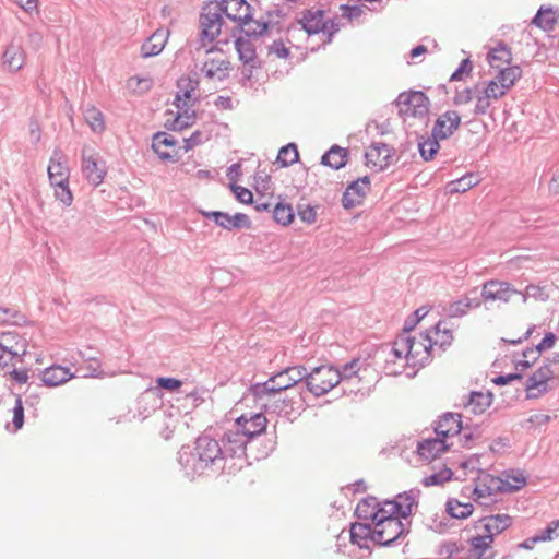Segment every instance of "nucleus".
<instances>
[{
  "mask_svg": "<svg viewBox=\"0 0 559 559\" xmlns=\"http://www.w3.org/2000/svg\"><path fill=\"white\" fill-rule=\"evenodd\" d=\"M413 491H402L397 493L392 502H386L384 506H391L389 512L374 522L373 543L390 547L393 546L399 538L408 534L409 528L402 522L401 519H407L416 506Z\"/></svg>",
  "mask_w": 559,
  "mask_h": 559,
  "instance_id": "nucleus-1",
  "label": "nucleus"
},
{
  "mask_svg": "<svg viewBox=\"0 0 559 559\" xmlns=\"http://www.w3.org/2000/svg\"><path fill=\"white\" fill-rule=\"evenodd\" d=\"M263 385L260 383L251 384L239 403L252 400L254 407L260 409L264 415L274 413L277 415H290L295 409L301 408L306 402L302 391H298L295 395H285L284 393H271L272 390L263 392Z\"/></svg>",
  "mask_w": 559,
  "mask_h": 559,
  "instance_id": "nucleus-2",
  "label": "nucleus"
},
{
  "mask_svg": "<svg viewBox=\"0 0 559 559\" xmlns=\"http://www.w3.org/2000/svg\"><path fill=\"white\" fill-rule=\"evenodd\" d=\"M397 344H402V347L406 349V362L413 368L425 367L431 360L435 343L428 330L421 332L418 340L415 336L400 333L397 335Z\"/></svg>",
  "mask_w": 559,
  "mask_h": 559,
  "instance_id": "nucleus-3",
  "label": "nucleus"
},
{
  "mask_svg": "<svg viewBox=\"0 0 559 559\" xmlns=\"http://www.w3.org/2000/svg\"><path fill=\"white\" fill-rule=\"evenodd\" d=\"M399 108V116L405 120V117L426 118L429 114L431 103L424 91H404L399 94L394 100Z\"/></svg>",
  "mask_w": 559,
  "mask_h": 559,
  "instance_id": "nucleus-4",
  "label": "nucleus"
},
{
  "mask_svg": "<svg viewBox=\"0 0 559 559\" xmlns=\"http://www.w3.org/2000/svg\"><path fill=\"white\" fill-rule=\"evenodd\" d=\"M342 383L337 368L333 365H320L309 370L307 378V392L314 396H322L337 384Z\"/></svg>",
  "mask_w": 559,
  "mask_h": 559,
  "instance_id": "nucleus-5",
  "label": "nucleus"
},
{
  "mask_svg": "<svg viewBox=\"0 0 559 559\" xmlns=\"http://www.w3.org/2000/svg\"><path fill=\"white\" fill-rule=\"evenodd\" d=\"M233 14H227V19L235 22L236 25L231 29V36H236L240 32H245V27L251 25L253 14L258 9H262L261 0H229Z\"/></svg>",
  "mask_w": 559,
  "mask_h": 559,
  "instance_id": "nucleus-6",
  "label": "nucleus"
},
{
  "mask_svg": "<svg viewBox=\"0 0 559 559\" xmlns=\"http://www.w3.org/2000/svg\"><path fill=\"white\" fill-rule=\"evenodd\" d=\"M178 463L185 475L191 479L199 477L211 468L202 452L194 450V444H185L178 451Z\"/></svg>",
  "mask_w": 559,
  "mask_h": 559,
  "instance_id": "nucleus-7",
  "label": "nucleus"
},
{
  "mask_svg": "<svg viewBox=\"0 0 559 559\" xmlns=\"http://www.w3.org/2000/svg\"><path fill=\"white\" fill-rule=\"evenodd\" d=\"M81 157L82 171L87 181L94 187H98L107 175L106 162L88 145L83 146Z\"/></svg>",
  "mask_w": 559,
  "mask_h": 559,
  "instance_id": "nucleus-8",
  "label": "nucleus"
},
{
  "mask_svg": "<svg viewBox=\"0 0 559 559\" xmlns=\"http://www.w3.org/2000/svg\"><path fill=\"white\" fill-rule=\"evenodd\" d=\"M267 423L266 416L260 409H257L238 416L235 419V429L251 442L265 432Z\"/></svg>",
  "mask_w": 559,
  "mask_h": 559,
  "instance_id": "nucleus-9",
  "label": "nucleus"
},
{
  "mask_svg": "<svg viewBox=\"0 0 559 559\" xmlns=\"http://www.w3.org/2000/svg\"><path fill=\"white\" fill-rule=\"evenodd\" d=\"M156 386L146 389L139 396L138 403L142 404H151L152 409H156L162 404V391L165 390L167 392H179L183 382L177 378L173 377H157L156 378Z\"/></svg>",
  "mask_w": 559,
  "mask_h": 559,
  "instance_id": "nucleus-10",
  "label": "nucleus"
},
{
  "mask_svg": "<svg viewBox=\"0 0 559 559\" xmlns=\"http://www.w3.org/2000/svg\"><path fill=\"white\" fill-rule=\"evenodd\" d=\"M153 152L163 162L178 163L181 158V147L178 146V141L169 133L157 131L152 136Z\"/></svg>",
  "mask_w": 559,
  "mask_h": 559,
  "instance_id": "nucleus-11",
  "label": "nucleus"
},
{
  "mask_svg": "<svg viewBox=\"0 0 559 559\" xmlns=\"http://www.w3.org/2000/svg\"><path fill=\"white\" fill-rule=\"evenodd\" d=\"M212 2H204L199 16L200 24V40L214 41L221 34L222 27L225 24L224 19L218 13L212 11Z\"/></svg>",
  "mask_w": 559,
  "mask_h": 559,
  "instance_id": "nucleus-12",
  "label": "nucleus"
},
{
  "mask_svg": "<svg viewBox=\"0 0 559 559\" xmlns=\"http://www.w3.org/2000/svg\"><path fill=\"white\" fill-rule=\"evenodd\" d=\"M386 502H392V500L366 497L358 502L355 514L360 521L374 525V522H379L389 512L391 506H384Z\"/></svg>",
  "mask_w": 559,
  "mask_h": 559,
  "instance_id": "nucleus-13",
  "label": "nucleus"
},
{
  "mask_svg": "<svg viewBox=\"0 0 559 559\" xmlns=\"http://www.w3.org/2000/svg\"><path fill=\"white\" fill-rule=\"evenodd\" d=\"M372 152L365 153L366 166L374 167L377 171L385 170L394 163L393 157L396 154V148L383 142H372L370 147Z\"/></svg>",
  "mask_w": 559,
  "mask_h": 559,
  "instance_id": "nucleus-14",
  "label": "nucleus"
},
{
  "mask_svg": "<svg viewBox=\"0 0 559 559\" xmlns=\"http://www.w3.org/2000/svg\"><path fill=\"white\" fill-rule=\"evenodd\" d=\"M200 213L203 217L212 219L217 226L226 230L250 229L252 227L250 217L245 213L234 215L223 211H200Z\"/></svg>",
  "mask_w": 559,
  "mask_h": 559,
  "instance_id": "nucleus-15",
  "label": "nucleus"
},
{
  "mask_svg": "<svg viewBox=\"0 0 559 559\" xmlns=\"http://www.w3.org/2000/svg\"><path fill=\"white\" fill-rule=\"evenodd\" d=\"M555 376L549 364H543L525 382L526 399L533 400L548 392V381Z\"/></svg>",
  "mask_w": 559,
  "mask_h": 559,
  "instance_id": "nucleus-16",
  "label": "nucleus"
},
{
  "mask_svg": "<svg viewBox=\"0 0 559 559\" xmlns=\"http://www.w3.org/2000/svg\"><path fill=\"white\" fill-rule=\"evenodd\" d=\"M516 294L521 293L510 283L499 280H489L483 284L479 297L480 300L484 301L499 300L502 302H509L511 297Z\"/></svg>",
  "mask_w": 559,
  "mask_h": 559,
  "instance_id": "nucleus-17",
  "label": "nucleus"
},
{
  "mask_svg": "<svg viewBox=\"0 0 559 559\" xmlns=\"http://www.w3.org/2000/svg\"><path fill=\"white\" fill-rule=\"evenodd\" d=\"M462 124V117L457 110L449 109L435 120L431 134L443 140L450 139Z\"/></svg>",
  "mask_w": 559,
  "mask_h": 559,
  "instance_id": "nucleus-18",
  "label": "nucleus"
},
{
  "mask_svg": "<svg viewBox=\"0 0 559 559\" xmlns=\"http://www.w3.org/2000/svg\"><path fill=\"white\" fill-rule=\"evenodd\" d=\"M464 429L463 416L460 413L445 412L433 421V431L437 436L448 439L462 433Z\"/></svg>",
  "mask_w": 559,
  "mask_h": 559,
  "instance_id": "nucleus-19",
  "label": "nucleus"
},
{
  "mask_svg": "<svg viewBox=\"0 0 559 559\" xmlns=\"http://www.w3.org/2000/svg\"><path fill=\"white\" fill-rule=\"evenodd\" d=\"M194 450L202 452L211 468L218 467V464L225 460L219 439H215L207 433H203L195 439Z\"/></svg>",
  "mask_w": 559,
  "mask_h": 559,
  "instance_id": "nucleus-20",
  "label": "nucleus"
},
{
  "mask_svg": "<svg viewBox=\"0 0 559 559\" xmlns=\"http://www.w3.org/2000/svg\"><path fill=\"white\" fill-rule=\"evenodd\" d=\"M219 441L225 460L228 457L241 459L247 456V447L250 442L236 429L226 431Z\"/></svg>",
  "mask_w": 559,
  "mask_h": 559,
  "instance_id": "nucleus-21",
  "label": "nucleus"
},
{
  "mask_svg": "<svg viewBox=\"0 0 559 559\" xmlns=\"http://www.w3.org/2000/svg\"><path fill=\"white\" fill-rule=\"evenodd\" d=\"M451 445L445 439L436 435L435 438L418 441L416 452L421 459L430 462L441 454L449 452Z\"/></svg>",
  "mask_w": 559,
  "mask_h": 559,
  "instance_id": "nucleus-22",
  "label": "nucleus"
},
{
  "mask_svg": "<svg viewBox=\"0 0 559 559\" xmlns=\"http://www.w3.org/2000/svg\"><path fill=\"white\" fill-rule=\"evenodd\" d=\"M251 24H254L255 27L252 28L250 25L246 26L245 32H240L239 34H243L249 38L260 39L269 36L273 29H276L277 33L283 31L285 32V28L283 27L280 20L275 21L272 17H269V15H265V13L259 19L253 17Z\"/></svg>",
  "mask_w": 559,
  "mask_h": 559,
  "instance_id": "nucleus-23",
  "label": "nucleus"
},
{
  "mask_svg": "<svg viewBox=\"0 0 559 559\" xmlns=\"http://www.w3.org/2000/svg\"><path fill=\"white\" fill-rule=\"evenodd\" d=\"M0 349L13 356H19V361L23 362L27 354V341L15 332H2L0 334Z\"/></svg>",
  "mask_w": 559,
  "mask_h": 559,
  "instance_id": "nucleus-24",
  "label": "nucleus"
},
{
  "mask_svg": "<svg viewBox=\"0 0 559 559\" xmlns=\"http://www.w3.org/2000/svg\"><path fill=\"white\" fill-rule=\"evenodd\" d=\"M235 37L234 46L239 60L251 68H261V62L257 58L255 46L252 43L253 38L246 37L243 34Z\"/></svg>",
  "mask_w": 559,
  "mask_h": 559,
  "instance_id": "nucleus-25",
  "label": "nucleus"
},
{
  "mask_svg": "<svg viewBox=\"0 0 559 559\" xmlns=\"http://www.w3.org/2000/svg\"><path fill=\"white\" fill-rule=\"evenodd\" d=\"M74 378L70 368L60 365H52L41 371V381L48 388L61 385Z\"/></svg>",
  "mask_w": 559,
  "mask_h": 559,
  "instance_id": "nucleus-26",
  "label": "nucleus"
},
{
  "mask_svg": "<svg viewBox=\"0 0 559 559\" xmlns=\"http://www.w3.org/2000/svg\"><path fill=\"white\" fill-rule=\"evenodd\" d=\"M374 525L367 522H356L350 525V542L361 549H368V542H373Z\"/></svg>",
  "mask_w": 559,
  "mask_h": 559,
  "instance_id": "nucleus-27",
  "label": "nucleus"
},
{
  "mask_svg": "<svg viewBox=\"0 0 559 559\" xmlns=\"http://www.w3.org/2000/svg\"><path fill=\"white\" fill-rule=\"evenodd\" d=\"M349 157V151L341 147L337 144H333L320 159V164L330 167L334 170L342 169L346 166Z\"/></svg>",
  "mask_w": 559,
  "mask_h": 559,
  "instance_id": "nucleus-28",
  "label": "nucleus"
},
{
  "mask_svg": "<svg viewBox=\"0 0 559 559\" xmlns=\"http://www.w3.org/2000/svg\"><path fill=\"white\" fill-rule=\"evenodd\" d=\"M471 295H475V298H462L450 302L447 309L448 317L461 318L465 316L468 310L479 308L481 300L476 287L471 289Z\"/></svg>",
  "mask_w": 559,
  "mask_h": 559,
  "instance_id": "nucleus-29",
  "label": "nucleus"
},
{
  "mask_svg": "<svg viewBox=\"0 0 559 559\" xmlns=\"http://www.w3.org/2000/svg\"><path fill=\"white\" fill-rule=\"evenodd\" d=\"M418 152L424 162H431L436 158L438 152L440 151V142L441 139L431 134L429 136H425L415 132Z\"/></svg>",
  "mask_w": 559,
  "mask_h": 559,
  "instance_id": "nucleus-30",
  "label": "nucleus"
},
{
  "mask_svg": "<svg viewBox=\"0 0 559 559\" xmlns=\"http://www.w3.org/2000/svg\"><path fill=\"white\" fill-rule=\"evenodd\" d=\"M365 198L366 191L364 186L359 185L358 181L354 180L348 183L342 195V206L345 210L354 209L362 204Z\"/></svg>",
  "mask_w": 559,
  "mask_h": 559,
  "instance_id": "nucleus-31",
  "label": "nucleus"
},
{
  "mask_svg": "<svg viewBox=\"0 0 559 559\" xmlns=\"http://www.w3.org/2000/svg\"><path fill=\"white\" fill-rule=\"evenodd\" d=\"M493 394L488 391L483 393L480 391H471L467 400L463 402L464 407H471L474 415L483 414L492 403Z\"/></svg>",
  "mask_w": 559,
  "mask_h": 559,
  "instance_id": "nucleus-32",
  "label": "nucleus"
},
{
  "mask_svg": "<svg viewBox=\"0 0 559 559\" xmlns=\"http://www.w3.org/2000/svg\"><path fill=\"white\" fill-rule=\"evenodd\" d=\"M167 41V36L163 31L154 32L141 46V57L146 59L159 55Z\"/></svg>",
  "mask_w": 559,
  "mask_h": 559,
  "instance_id": "nucleus-33",
  "label": "nucleus"
},
{
  "mask_svg": "<svg viewBox=\"0 0 559 559\" xmlns=\"http://www.w3.org/2000/svg\"><path fill=\"white\" fill-rule=\"evenodd\" d=\"M197 121V111L193 109H185L177 111L174 119L167 120L164 127L168 131L180 132L192 127Z\"/></svg>",
  "mask_w": 559,
  "mask_h": 559,
  "instance_id": "nucleus-34",
  "label": "nucleus"
},
{
  "mask_svg": "<svg viewBox=\"0 0 559 559\" xmlns=\"http://www.w3.org/2000/svg\"><path fill=\"white\" fill-rule=\"evenodd\" d=\"M484 532L495 538L512 524V518L508 514H496L481 519Z\"/></svg>",
  "mask_w": 559,
  "mask_h": 559,
  "instance_id": "nucleus-35",
  "label": "nucleus"
},
{
  "mask_svg": "<svg viewBox=\"0 0 559 559\" xmlns=\"http://www.w3.org/2000/svg\"><path fill=\"white\" fill-rule=\"evenodd\" d=\"M493 538L484 532L481 535H477L469 539L471 554L473 559H492L491 554H487L491 549Z\"/></svg>",
  "mask_w": 559,
  "mask_h": 559,
  "instance_id": "nucleus-36",
  "label": "nucleus"
},
{
  "mask_svg": "<svg viewBox=\"0 0 559 559\" xmlns=\"http://www.w3.org/2000/svg\"><path fill=\"white\" fill-rule=\"evenodd\" d=\"M259 383L260 385H263V388H261L263 392L272 390L271 393H286L287 391L295 389L283 370L269 377L266 381Z\"/></svg>",
  "mask_w": 559,
  "mask_h": 559,
  "instance_id": "nucleus-37",
  "label": "nucleus"
},
{
  "mask_svg": "<svg viewBox=\"0 0 559 559\" xmlns=\"http://www.w3.org/2000/svg\"><path fill=\"white\" fill-rule=\"evenodd\" d=\"M297 25H299L300 29L309 37L320 34L325 27L323 22H318L317 20L301 15L300 17H297L295 22L285 27V34L288 35L292 31H296Z\"/></svg>",
  "mask_w": 559,
  "mask_h": 559,
  "instance_id": "nucleus-38",
  "label": "nucleus"
},
{
  "mask_svg": "<svg viewBox=\"0 0 559 559\" xmlns=\"http://www.w3.org/2000/svg\"><path fill=\"white\" fill-rule=\"evenodd\" d=\"M60 153L55 151L52 157L50 158V164L48 166V176L51 185L55 183H68L69 182V168L63 163L60 162V157L56 159V157Z\"/></svg>",
  "mask_w": 559,
  "mask_h": 559,
  "instance_id": "nucleus-39",
  "label": "nucleus"
},
{
  "mask_svg": "<svg viewBox=\"0 0 559 559\" xmlns=\"http://www.w3.org/2000/svg\"><path fill=\"white\" fill-rule=\"evenodd\" d=\"M504 478L499 480L495 489H522L527 485L526 475L521 469H509L503 473ZM486 489H491L487 487Z\"/></svg>",
  "mask_w": 559,
  "mask_h": 559,
  "instance_id": "nucleus-40",
  "label": "nucleus"
},
{
  "mask_svg": "<svg viewBox=\"0 0 559 559\" xmlns=\"http://www.w3.org/2000/svg\"><path fill=\"white\" fill-rule=\"evenodd\" d=\"M487 59L491 68L496 69L502 68L501 64L496 63L497 61L510 64L512 61L511 48L504 41L499 40L496 47L487 53Z\"/></svg>",
  "mask_w": 559,
  "mask_h": 559,
  "instance_id": "nucleus-41",
  "label": "nucleus"
},
{
  "mask_svg": "<svg viewBox=\"0 0 559 559\" xmlns=\"http://www.w3.org/2000/svg\"><path fill=\"white\" fill-rule=\"evenodd\" d=\"M284 373L289 378L290 383L298 391L307 392V378L309 369L305 366H290L283 369Z\"/></svg>",
  "mask_w": 559,
  "mask_h": 559,
  "instance_id": "nucleus-42",
  "label": "nucleus"
},
{
  "mask_svg": "<svg viewBox=\"0 0 559 559\" xmlns=\"http://www.w3.org/2000/svg\"><path fill=\"white\" fill-rule=\"evenodd\" d=\"M2 62L9 71L15 72L23 67V51L17 45H9L2 55Z\"/></svg>",
  "mask_w": 559,
  "mask_h": 559,
  "instance_id": "nucleus-43",
  "label": "nucleus"
},
{
  "mask_svg": "<svg viewBox=\"0 0 559 559\" xmlns=\"http://www.w3.org/2000/svg\"><path fill=\"white\" fill-rule=\"evenodd\" d=\"M532 24L545 32L554 31L555 25L557 24V19L555 16L552 8L540 7L537 10L535 16L533 17Z\"/></svg>",
  "mask_w": 559,
  "mask_h": 559,
  "instance_id": "nucleus-44",
  "label": "nucleus"
},
{
  "mask_svg": "<svg viewBox=\"0 0 559 559\" xmlns=\"http://www.w3.org/2000/svg\"><path fill=\"white\" fill-rule=\"evenodd\" d=\"M478 182L479 179L477 175L467 173L461 178L448 182L445 189L450 194L464 193L475 187Z\"/></svg>",
  "mask_w": 559,
  "mask_h": 559,
  "instance_id": "nucleus-45",
  "label": "nucleus"
},
{
  "mask_svg": "<svg viewBox=\"0 0 559 559\" xmlns=\"http://www.w3.org/2000/svg\"><path fill=\"white\" fill-rule=\"evenodd\" d=\"M272 216L277 224L288 226L295 219L296 213L289 203L280 201L272 209Z\"/></svg>",
  "mask_w": 559,
  "mask_h": 559,
  "instance_id": "nucleus-46",
  "label": "nucleus"
},
{
  "mask_svg": "<svg viewBox=\"0 0 559 559\" xmlns=\"http://www.w3.org/2000/svg\"><path fill=\"white\" fill-rule=\"evenodd\" d=\"M229 61L227 60H216L211 59L205 61L201 68V71L205 74L206 78L213 79L217 73H222L218 75V80H224L227 76V71L229 69Z\"/></svg>",
  "mask_w": 559,
  "mask_h": 559,
  "instance_id": "nucleus-47",
  "label": "nucleus"
},
{
  "mask_svg": "<svg viewBox=\"0 0 559 559\" xmlns=\"http://www.w3.org/2000/svg\"><path fill=\"white\" fill-rule=\"evenodd\" d=\"M448 514L453 519H466L474 510L471 502H463L457 499H449L445 504Z\"/></svg>",
  "mask_w": 559,
  "mask_h": 559,
  "instance_id": "nucleus-48",
  "label": "nucleus"
},
{
  "mask_svg": "<svg viewBox=\"0 0 559 559\" xmlns=\"http://www.w3.org/2000/svg\"><path fill=\"white\" fill-rule=\"evenodd\" d=\"M299 162V152L295 143H288L282 146L277 153L275 163L281 167H288Z\"/></svg>",
  "mask_w": 559,
  "mask_h": 559,
  "instance_id": "nucleus-49",
  "label": "nucleus"
},
{
  "mask_svg": "<svg viewBox=\"0 0 559 559\" xmlns=\"http://www.w3.org/2000/svg\"><path fill=\"white\" fill-rule=\"evenodd\" d=\"M84 119L93 132L102 133L105 130L103 112L95 106H88L83 111Z\"/></svg>",
  "mask_w": 559,
  "mask_h": 559,
  "instance_id": "nucleus-50",
  "label": "nucleus"
},
{
  "mask_svg": "<svg viewBox=\"0 0 559 559\" xmlns=\"http://www.w3.org/2000/svg\"><path fill=\"white\" fill-rule=\"evenodd\" d=\"M522 68L518 64L502 67L498 69L497 80L499 83L507 84L510 90L522 78Z\"/></svg>",
  "mask_w": 559,
  "mask_h": 559,
  "instance_id": "nucleus-51",
  "label": "nucleus"
},
{
  "mask_svg": "<svg viewBox=\"0 0 559 559\" xmlns=\"http://www.w3.org/2000/svg\"><path fill=\"white\" fill-rule=\"evenodd\" d=\"M362 365L364 362L360 358H353L341 368H337L338 376L342 378V383L350 381L355 377H359Z\"/></svg>",
  "mask_w": 559,
  "mask_h": 559,
  "instance_id": "nucleus-52",
  "label": "nucleus"
},
{
  "mask_svg": "<svg viewBox=\"0 0 559 559\" xmlns=\"http://www.w3.org/2000/svg\"><path fill=\"white\" fill-rule=\"evenodd\" d=\"M442 324L443 322L439 321L428 331L438 335V338L435 340L433 343L435 345H438L442 352H444L453 342V333L448 328L441 329Z\"/></svg>",
  "mask_w": 559,
  "mask_h": 559,
  "instance_id": "nucleus-53",
  "label": "nucleus"
},
{
  "mask_svg": "<svg viewBox=\"0 0 559 559\" xmlns=\"http://www.w3.org/2000/svg\"><path fill=\"white\" fill-rule=\"evenodd\" d=\"M453 476V472L449 467L435 472L428 476H425L420 484L424 487L442 486L447 480H450Z\"/></svg>",
  "mask_w": 559,
  "mask_h": 559,
  "instance_id": "nucleus-54",
  "label": "nucleus"
},
{
  "mask_svg": "<svg viewBox=\"0 0 559 559\" xmlns=\"http://www.w3.org/2000/svg\"><path fill=\"white\" fill-rule=\"evenodd\" d=\"M499 480H502V478L499 476L495 477L486 471L477 468V477L474 479L473 489L496 488L499 485Z\"/></svg>",
  "mask_w": 559,
  "mask_h": 559,
  "instance_id": "nucleus-55",
  "label": "nucleus"
},
{
  "mask_svg": "<svg viewBox=\"0 0 559 559\" xmlns=\"http://www.w3.org/2000/svg\"><path fill=\"white\" fill-rule=\"evenodd\" d=\"M428 312L429 309H427L426 307H420L416 309L404 321V325L401 333L409 335V332H412L416 328V325L428 314Z\"/></svg>",
  "mask_w": 559,
  "mask_h": 559,
  "instance_id": "nucleus-56",
  "label": "nucleus"
},
{
  "mask_svg": "<svg viewBox=\"0 0 559 559\" xmlns=\"http://www.w3.org/2000/svg\"><path fill=\"white\" fill-rule=\"evenodd\" d=\"M285 43L292 44L288 37L285 40L283 38L274 40L271 45L267 46V53L275 55L280 59H289L292 53L290 50L285 46Z\"/></svg>",
  "mask_w": 559,
  "mask_h": 559,
  "instance_id": "nucleus-57",
  "label": "nucleus"
},
{
  "mask_svg": "<svg viewBox=\"0 0 559 559\" xmlns=\"http://www.w3.org/2000/svg\"><path fill=\"white\" fill-rule=\"evenodd\" d=\"M473 68L474 64L469 57L463 59L455 71L451 74L449 81L456 82L465 80L466 76L471 75Z\"/></svg>",
  "mask_w": 559,
  "mask_h": 559,
  "instance_id": "nucleus-58",
  "label": "nucleus"
},
{
  "mask_svg": "<svg viewBox=\"0 0 559 559\" xmlns=\"http://www.w3.org/2000/svg\"><path fill=\"white\" fill-rule=\"evenodd\" d=\"M502 492L503 491H472L474 502L486 508L496 503L499 493Z\"/></svg>",
  "mask_w": 559,
  "mask_h": 559,
  "instance_id": "nucleus-59",
  "label": "nucleus"
},
{
  "mask_svg": "<svg viewBox=\"0 0 559 559\" xmlns=\"http://www.w3.org/2000/svg\"><path fill=\"white\" fill-rule=\"evenodd\" d=\"M229 188L234 192L235 198L238 202L247 205H251L254 203L253 194L248 188L238 186L235 182H230Z\"/></svg>",
  "mask_w": 559,
  "mask_h": 559,
  "instance_id": "nucleus-60",
  "label": "nucleus"
},
{
  "mask_svg": "<svg viewBox=\"0 0 559 559\" xmlns=\"http://www.w3.org/2000/svg\"><path fill=\"white\" fill-rule=\"evenodd\" d=\"M55 195L64 205L70 206L73 202V194L68 183H55Z\"/></svg>",
  "mask_w": 559,
  "mask_h": 559,
  "instance_id": "nucleus-61",
  "label": "nucleus"
},
{
  "mask_svg": "<svg viewBox=\"0 0 559 559\" xmlns=\"http://www.w3.org/2000/svg\"><path fill=\"white\" fill-rule=\"evenodd\" d=\"M297 215L301 222L310 225L313 224L317 219V207L308 204H298L297 205Z\"/></svg>",
  "mask_w": 559,
  "mask_h": 559,
  "instance_id": "nucleus-62",
  "label": "nucleus"
},
{
  "mask_svg": "<svg viewBox=\"0 0 559 559\" xmlns=\"http://www.w3.org/2000/svg\"><path fill=\"white\" fill-rule=\"evenodd\" d=\"M12 412H13L12 424L14 427V431H17L24 425V406H23L21 395L16 396L15 404H14Z\"/></svg>",
  "mask_w": 559,
  "mask_h": 559,
  "instance_id": "nucleus-63",
  "label": "nucleus"
},
{
  "mask_svg": "<svg viewBox=\"0 0 559 559\" xmlns=\"http://www.w3.org/2000/svg\"><path fill=\"white\" fill-rule=\"evenodd\" d=\"M528 297L534 298L535 300L546 301L549 298V295L545 292V288L538 285L530 284L526 287V292L522 294L523 302L527 300Z\"/></svg>",
  "mask_w": 559,
  "mask_h": 559,
  "instance_id": "nucleus-64",
  "label": "nucleus"
}]
</instances>
